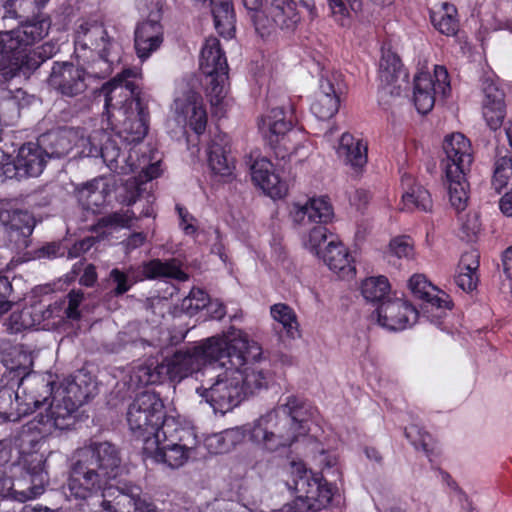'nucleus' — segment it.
<instances>
[{"label":"nucleus","instance_id":"24","mask_svg":"<svg viewBox=\"0 0 512 512\" xmlns=\"http://www.w3.org/2000/svg\"><path fill=\"white\" fill-rule=\"evenodd\" d=\"M406 78L398 55L390 49L383 50L379 63L380 93L383 96H399Z\"/></svg>","mask_w":512,"mask_h":512},{"label":"nucleus","instance_id":"35","mask_svg":"<svg viewBox=\"0 0 512 512\" xmlns=\"http://www.w3.org/2000/svg\"><path fill=\"white\" fill-rule=\"evenodd\" d=\"M110 193V185L106 178H95L77 189L78 201L87 211L93 214L106 203Z\"/></svg>","mask_w":512,"mask_h":512},{"label":"nucleus","instance_id":"62","mask_svg":"<svg viewBox=\"0 0 512 512\" xmlns=\"http://www.w3.org/2000/svg\"><path fill=\"white\" fill-rule=\"evenodd\" d=\"M300 138H302V135L291 138V142L288 140H281V142L277 144L275 143V145H270V147L274 150L277 158L287 160L290 159V157L294 155L300 147Z\"/></svg>","mask_w":512,"mask_h":512},{"label":"nucleus","instance_id":"64","mask_svg":"<svg viewBox=\"0 0 512 512\" xmlns=\"http://www.w3.org/2000/svg\"><path fill=\"white\" fill-rule=\"evenodd\" d=\"M98 241L99 238L97 236L84 237L83 239L75 242L73 246L68 249L67 258L73 259L79 257L90 250Z\"/></svg>","mask_w":512,"mask_h":512},{"label":"nucleus","instance_id":"16","mask_svg":"<svg viewBox=\"0 0 512 512\" xmlns=\"http://www.w3.org/2000/svg\"><path fill=\"white\" fill-rule=\"evenodd\" d=\"M342 74L325 69L322 71L319 92L311 104L312 113L322 121L332 118L339 109V96L342 91Z\"/></svg>","mask_w":512,"mask_h":512},{"label":"nucleus","instance_id":"40","mask_svg":"<svg viewBox=\"0 0 512 512\" xmlns=\"http://www.w3.org/2000/svg\"><path fill=\"white\" fill-rule=\"evenodd\" d=\"M36 326L43 330H54L63 326L66 322L61 302L55 301L48 306L33 305Z\"/></svg>","mask_w":512,"mask_h":512},{"label":"nucleus","instance_id":"43","mask_svg":"<svg viewBox=\"0 0 512 512\" xmlns=\"http://www.w3.org/2000/svg\"><path fill=\"white\" fill-rule=\"evenodd\" d=\"M219 77V75L206 76L209 78V83L206 87V96L210 102L212 113L215 116L222 117L226 111V81L228 79V73Z\"/></svg>","mask_w":512,"mask_h":512},{"label":"nucleus","instance_id":"33","mask_svg":"<svg viewBox=\"0 0 512 512\" xmlns=\"http://www.w3.org/2000/svg\"><path fill=\"white\" fill-rule=\"evenodd\" d=\"M402 210L428 212L432 208L431 195L427 189L415 182L409 174H403L401 178Z\"/></svg>","mask_w":512,"mask_h":512},{"label":"nucleus","instance_id":"11","mask_svg":"<svg viewBox=\"0 0 512 512\" xmlns=\"http://www.w3.org/2000/svg\"><path fill=\"white\" fill-rule=\"evenodd\" d=\"M256 32L264 37L275 27L293 29L299 21L292 0H242Z\"/></svg>","mask_w":512,"mask_h":512},{"label":"nucleus","instance_id":"7","mask_svg":"<svg viewBox=\"0 0 512 512\" xmlns=\"http://www.w3.org/2000/svg\"><path fill=\"white\" fill-rule=\"evenodd\" d=\"M197 444L192 428L182 426L175 418H168L163 423L161 436L145 439L141 449L144 458L177 469L188 461Z\"/></svg>","mask_w":512,"mask_h":512},{"label":"nucleus","instance_id":"14","mask_svg":"<svg viewBox=\"0 0 512 512\" xmlns=\"http://www.w3.org/2000/svg\"><path fill=\"white\" fill-rule=\"evenodd\" d=\"M84 67L72 62H54L48 77L49 86L63 97H76L88 88Z\"/></svg>","mask_w":512,"mask_h":512},{"label":"nucleus","instance_id":"29","mask_svg":"<svg viewBox=\"0 0 512 512\" xmlns=\"http://www.w3.org/2000/svg\"><path fill=\"white\" fill-rule=\"evenodd\" d=\"M482 114L491 130L499 129L506 116L504 93L494 83L483 84Z\"/></svg>","mask_w":512,"mask_h":512},{"label":"nucleus","instance_id":"15","mask_svg":"<svg viewBox=\"0 0 512 512\" xmlns=\"http://www.w3.org/2000/svg\"><path fill=\"white\" fill-rule=\"evenodd\" d=\"M409 290L412 295L421 300V310L431 321L434 318L440 319L446 310L451 309L449 296L442 290L434 286L425 275L414 274L408 282Z\"/></svg>","mask_w":512,"mask_h":512},{"label":"nucleus","instance_id":"61","mask_svg":"<svg viewBox=\"0 0 512 512\" xmlns=\"http://www.w3.org/2000/svg\"><path fill=\"white\" fill-rule=\"evenodd\" d=\"M99 156L102 157L110 169H117L121 151L116 141L108 138L104 144H101Z\"/></svg>","mask_w":512,"mask_h":512},{"label":"nucleus","instance_id":"4","mask_svg":"<svg viewBox=\"0 0 512 512\" xmlns=\"http://www.w3.org/2000/svg\"><path fill=\"white\" fill-rule=\"evenodd\" d=\"M224 338L226 355L222 358L230 362L245 398L266 389L271 373L261 345L235 327H230Z\"/></svg>","mask_w":512,"mask_h":512},{"label":"nucleus","instance_id":"44","mask_svg":"<svg viewBox=\"0 0 512 512\" xmlns=\"http://www.w3.org/2000/svg\"><path fill=\"white\" fill-rule=\"evenodd\" d=\"M242 439L243 434L239 429H229L207 436L204 445L211 454H223L233 449Z\"/></svg>","mask_w":512,"mask_h":512},{"label":"nucleus","instance_id":"1","mask_svg":"<svg viewBox=\"0 0 512 512\" xmlns=\"http://www.w3.org/2000/svg\"><path fill=\"white\" fill-rule=\"evenodd\" d=\"M122 472L120 450L108 441H91L69 459L64 485L69 498L84 502L85 512H133L141 502V488L109 486Z\"/></svg>","mask_w":512,"mask_h":512},{"label":"nucleus","instance_id":"3","mask_svg":"<svg viewBox=\"0 0 512 512\" xmlns=\"http://www.w3.org/2000/svg\"><path fill=\"white\" fill-rule=\"evenodd\" d=\"M308 416L306 402L289 395L255 421L250 439L269 452L289 447L308 433Z\"/></svg>","mask_w":512,"mask_h":512},{"label":"nucleus","instance_id":"55","mask_svg":"<svg viewBox=\"0 0 512 512\" xmlns=\"http://www.w3.org/2000/svg\"><path fill=\"white\" fill-rule=\"evenodd\" d=\"M331 237H336L330 233L326 226H314L310 229L307 236L304 237V246L313 254L320 256L322 254L321 247L328 244Z\"/></svg>","mask_w":512,"mask_h":512},{"label":"nucleus","instance_id":"2","mask_svg":"<svg viewBox=\"0 0 512 512\" xmlns=\"http://www.w3.org/2000/svg\"><path fill=\"white\" fill-rule=\"evenodd\" d=\"M135 76L131 69H124L103 85L105 97L106 126L123 142L134 144L141 142L148 132L149 112L142 103L138 86L130 80Z\"/></svg>","mask_w":512,"mask_h":512},{"label":"nucleus","instance_id":"13","mask_svg":"<svg viewBox=\"0 0 512 512\" xmlns=\"http://www.w3.org/2000/svg\"><path fill=\"white\" fill-rule=\"evenodd\" d=\"M44 466L45 460L41 455L32 454L25 458L20 477L15 479V501L26 502L44 493L48 484V473Z\"/></svg>","mask_w":512,"mask_h":512},{"label":"nucleus","instance_id":"48","mask_svg":"<svg viewBox=\"0 0 512 512\" xmlns=\"http://www.w3.org/2000/svg\"><path fill=\"white\" fill-rule=\"evenodd\" d=\"M446 178L451 205L458 212L464 210L468 201L469 187L466 180V173H462V177H456V174H446Z\"/></svg>","mask_w":512,"mask_h":512},{"label":"nucleus","instance_id":"6","mask_svg":"<svg viewBox=\"0 0 512 512\" xmlns=\"http://www.w3.org/2000/svg\"><path fill=\"white\" fill-rule=\"evenodd\" d=\"M218 354L202 368L201 385L196 392L210 404L215 413L225 414L237 407L245 396L230 362L222 358L226 355L225 348Z\"/></svg>","mask_w":512,"mask_h":512},{"label":"nucleus","instance_id":"38","mask_svg":"<svg viewBox=\"0 0 512 512\" xmlns=\"http://www.w3.org/2000/svg\"><path fill=\"white\" fill-rule=\"evenodd\" d=\"M211 12L217 32L226 38L235 33V13L232 0H210Z\"/></svg>","mask_w":512,"mask_h":512},{"label":"nucleus","instance_id":"31","mask_svg":"<svg viewBox=\"0 0 512 512\" xmlns=\"http://www.w3.org/2000/svg\"><path fill=\"white\" fill-rule=\"evenodd\" d=\"M230 140L226 134H216L208 148V165L215 175L229 177L234 170L230 154Z\"/></svg>","mask_w":512,"mask_h":512},{"label":"nucleus","instance_id":"39","mask_svg":"<svg viewBox=\"0 0 512 512\" xmlns=\"http://www.w3.org/2000/svg\"><path fill=\"white\" fill-rule=\"evenodd\" d=\"M58 386L65 390L67 398H70L77 407L93 397L96 389L95 385L82 373H79L73 379L64 380Z\"/></svg>","mask_w":512,"mask_h":512},{"label":"nucleus","instance_id":"59","mask_svg":"<svg viewBox=\"0 0 512 512\" xmlns=\"http://www.w3.org/2000/svg\"><path fill=\"white\" fill-rule=\"evenodd\" d=\"M68 302L60 300L62 309L64 310L65 320H79L81 312L79 306L84 299V293L81 290H71L67 295Z\"/></svg>","mask_w":512,"mask_h":512},{"label":"nucleus","instance_id":"9","mask_svg":"<svg viewBox=\"0 0 512 512\" xmlns=\"http://www.w3.org/2000/svg\"><path fill=\"white\" fill-rule=\"evenodd\" d=\"M165 416V406L158 394L144 391L138 394L127 410V422L134 437L142 442L149 437H160Z\"/></svg>","mask_w":512,"mask_h":512},{"label":"nucleus","instance_id":"57","mask_svg":"<svg viewBox=\"0 0 512 512\" xmlns=\"http://www.w3.org/2000/svg\"><path fill=\"white\" fill-rule=\"evenodd\" d=\"M209 302L208 294L200 288H192L189 295L182 300L181 308L187 314L193 315L199 310L207 307Z\"/></svg>","mask_w":512,"mask_h":512},{"label":"nucleus","instance_id":"54","mask_svg":"<svg viewBox=\"0 0 512 512\" xmlns=\"http://www.w3.org/2000/svg\"><path fill=\"white\" fill-rule=\"evenodd\" d=\"M146 218L155 219L154 209L150 205L143 206L139 214L135 210H127L125 213L115 212L107 219L98 220L97 224H129L133 220L142 221Z\"/></svg>","mask_w":512,"mask_h":512},{"label":"nucleus","instance_id":"26","mask_svg":"<svg viewBox=\"0 0 512 512\" xmlns=\"http://www.w3.org/2000/svg\"><path fill=\"white\" fill-rule=\"evenodd\" d=\"M48 31L49 23L46 20L26 21L17 28L6 31L15 59H19L20 54L28 46L43 39L48 34Z\"/></svg>","mask_w":512,"mask_h":512},{"label":"nucleus","instance_id":"22","mask_svg":"<svg viewBox=\"0 0 512 512\" xmlns=\"http://www.w3.org/2000/svg\"><path fill=\"white\" fill-rule=\"evenodd\" d=\"M160 20V9H157L156 12L149 15L147 20L140 22L135 29V51L142 60L147 59L163 43L164 32Z\"/></svg>","mask_w":512,"mask_h":512},{"label":"nucleus","instance_id":"58","mask_svg":"<svg viewBox=\"0 0 512 512\" xmlns=\"http://www.w3.org/2000/svg\"><path fill=\"white\" fill-rule=\"evenodd\" d=\"M101 131H95L89 136H78L76 134L75 146L79 150L78 153L84 157H98L100 153V143L97 141Z\"/></svg>","mask_w":512,"mask_h":512},{"label":"nucleus","instance_id":"32","mask_svg":"<svg viewBox=\"0 0 512 512\" xmlns=\"http://www.w3.org/2000/svg\"><path fill=\"white\" fill-rule=\"evenodd\" d=\"M17 163L21 175L25 177L39 176L47 163L48 156L46 150L36 142H28L23 144L17 154Z\"/></svg>","mask_w":512,"mask_h":512},{"label":"nucleus","instance_id":"5","mask_svg":"<svg viewBox=\"0 0 512 512\" xmlns=\"http://www.w3.org/2000/svg\"><path fill=\"white\" fill-rule=\"evenodd\" d=\"M75 53L86 66L87 78L103 79L113 72L120 59L121 47L98 22L81 24L75 32Z\"/></svg>","mask_w":512,"mask_h":512},{"label":"nucleus","instance_id":"27","mask_svg":"<svg viewBox=\"0 0 512 512\" xmlns=\"http://www.w3.org/2000/svg\"><path fill=\"white\" fill-rule=\"evenodd\" d=\"M143 165L130 164L131 170L141 169L138 177H131L123 185L124 194L121 195L122 202L127 205L136 203L143 193L147 191V184L161 174L160 161L146 165V159L143 157Z\"/></svg>","mask_w":512,"mask_h":512},{"label":"nucleus","instance_id":"51","mask_svg":"<svg viewBox=\"0 0 512 512\" xmlns=\"http://www.w3.org/2000/svg\"><path fill=\"white\" fill-rule=\"evenodd\" d=\"M390 292V284L385 276L366 278L361 285L363 297L370 302H384Z\"/></svg>","mask_w":512,"mask_h":512},{"label":"nucleus","instance_id":"52","mask_svg":"<svg viewBox=\"0 0 512 512\" xmlns=\"http://www.w3.org/2000/svg\"><path fill=\"white\" fill-rule=\"evenodd\" d=\"M512 186V158L502 156L495 160L492 187L497 193Z\"/></svg>","mask_w":512,"mask_h":512},{"label":"nucleus","instance_id":"49","mask_svg":"<svg viewBox=\"0 0 512 512\" xmlns=\"http://www.w3.org/2000/svg\"><path fill=\"white\" fill-rule=\"evenodd\" d=\"M16 391L9 387L0 389V420L16 422L26 414L21 412L22 405L15 399Z\"/></svg>","mask_w":512,"mask_h":512},{"label":"nucleus","instance_id":"25","mask_svg":"<svg viewBox=\"0 0 512 512\" xmlns=\"http://www.w3.org/2000/svg\"><path fill=\"white\" fill-rule=\"evenodd\" d=\"M251 177L271 198H283L288 192V185L273 170V164L265 157L257 158L251 165Z\"/></svg>","mask_w":512,"mask_h":512},{"label":"nucleus","instance_id":"10","mask_svg":"<svg viewBox=\"0 0 512 512\" xmlns=\"http://www.w3.org/2000/svg\"><path fill=\"white\" fill-rule=\"evenodd\" d=\"M110 280L115 284L111 290L114 296H121L128 292L137 282L145 279H175L186 281L188 275L181 269V262L172 258L166 261L153 259L143 262L139 266H130L126 272L114 268L109 273Z\"/></svg>","mask_w":512,"mask_h":512},{"label":"nucleus","instance_id":"41","mask_svg":"<svg viewBox=\"0 0 512 512\" xmlns=\"http://www.w3.org/2000/svg\"><path fill=\"white\" fill-rule=\"evenodd\" d=\"M76 139V132L58 131L49 133L42 137L41 141L46 144L48 158H62L69 154Z\"/></svg>","mask_w":512,"mask_h":512},{"label":"nucleus","instance_id":"23","mask_svg":"<svg viewBox=\"0 0 512 512\" xmlns=\"http://www.w3.org/2000/svg\"><path fill=\"white\" fill-rule=\"evenodd\" d=\"M258 126L269 146L275 145L281 140L291 142V138L301 135L299 131L293 129L292 121L287 119L286 113L281 107L273 108L262 116Z\"/></svg>","mask_w":512,"mask_h":512},{"label":"nucleus","instance_id":"46","mask_svg":"<svg viewBox=\"0 0 512 512\" xmlns=\"http://www.w3.org/2000/svg\"><path fill=\"white\" fill-rule=\"evenodd\" d=\"M456 14L457 10L454 5L443 3L439 10L431 13V22L440 33L454 36L459 28Z\"/></svg>","mask_w":512,"mask_h":512},{"label":"nucleus","instance_id":"20","mask_svg":"<svg viewBox=\"0 0 512 512\" xmlns=\"http://www.w3.org/2000/svg\"><path fill=\"white\" fill-rule=\"evenodd\" d=\"M55 389L53 382L28 374L20 380L15 399L22 405L21 412L28 415L47 402Z\"/></svg>","mask_w":512,"mask_h":512},{"label":"nucleus","instance_id":"12","mask_svg":"<svg viewBox=\"0 0 512 512\" xmlns=\"http://www.w3.org/2000/svg\"><path fill=\"white\" fill-rule=\"evenodd\" d=\"M450 89L449 75L444 66L435 65L434 75L420 72L414 77L413 100L417 111L427 114L432 110L436 96L444 98Z\"/></svg>","mask_w":512,"mask_h":512},{"label":"nucleus","instance_id":"8","mask_svg":"<svg viewBox=\"0 0 512 512\" xmlns=\"http://www.w3.org/2000/svg\"><path fill=\"white\" fill-rule=\"evenodd\" d=\"M225 345L224 334L209 337L192 348L177 350L159 363V368L164 372L165 380L180 382L193 373H197L200 380L202 368L211 363Z\"/></svg>","mask_w":512,"mask_h":512},{"label":"nucleus","instance_id":"30","mask_svg":"<svg viewBox=\"0 0 512 512\" xmlns=\"http://www.w3.org/2000/svg\"><path fill=\"white\" fill-rule=\"evenodd\" d=\"M319 257L331 271L337 273L341 278L351 279L355 276L356 268L352 264L351 256L347 248L338 242L336 237H331Z\"/></svg>","mask_w":512,"mask_h":512},{"label":"nucleus","instance_id":"45","mask_svg":"<svg viewBox=\"0 0 512 512\" xmlns=\"http://www.w3.org/2000/svg\"><path fill=\"white\" fill-rule=\"evenodd\" d=\"M165 381L164 372L159 368V363H144L133 367L129 376V385L132 388L157 384Z\"/></svg>","mask_w":512,"mask_h":512},{"label":"nucleus","instance_id":"63","mask_svg":"<svg viewBox=\"0 0 512 512\" xmlns=\"http://www.w3.org/2000/svg\"><path fill=\"white\" fill-rule=\"evenodd\" d=\"M391 251L399 258L409 257L413 252V245L409 237H396L390 242Z\"/></svg>","mask_w":512,"mask_h":512},{"label":"nucleus","instance_id":"28","mask_svg":"<svg viewBox=\"0 0 512 512\" xmlns=\"http://www.w3.org/2000/svg\"><path fill=\"white\" fill-rule=\"evenodd\" d=\"M290 214L296 223L307 217L312 224H329L335 217L333 206L326 197L312 198L304 205L294 204Z\"/></svg>","mask_w":512,"mask_h":512},{"label":"nucleus","instance_id":"50","mask_svg":"<svg viewBox=\"0 0 512 512\" xmlns=\"http://www.w3.org/2000/svg\"><path fill=\"white\" fill-rule=\"evenodd\" d=\"M34 226H5V245L17 252L21 253L31 244V235Z\"/></svg>","mask_w":512,"mask_h":512},{"label":"nucleus","instance_id":"17","mask_svg":"<svg viewBox=\"0 0 512 512\" xmlns=\"http://www.w3.org/2000/svg\"><path fill=\"white\" fill-rule=\"evenodd\" d=\"M174 110L179 124L189 125L197 134L205 131L207 113L199 93L189 87L181 88L180 94L174 100Z\"/></svg>","mask_w":512,"mask_h":512},{"label":"nucleus","instance_id":"42","mask_svg":"<svg viewBox=\"0 0 512 512\" xmlns=\"http://www.w3.org/2000/svg\"><path fill=\"white\" fill-rule=\"evenodd\" d=\"M291 473L296 474L293 482L295 490L300 494V497L312 501L319 495L320 482L308 475L307 470L302 462L292 461L290 463Z\"/></svg>","mask_w":512,"mask_h":512},{"label":"nucleus","instance_id":"36","mask_svg":"<svg viewBox=\"0 0 512 512\" xmlns=\"http://www.w3.org/2000/svg\"><path fill=\"white\" fill-rule=\"evenodd\" d=\"M367 144L349 133L342 134L337 148L338 158L345 164L358 170L363 168L368 160Z\"/></svg>","mask_w":512,"mask_h":512},{"label":"nucleus","instance_id":"56","mask_svg":"<svg viewBox=\"0 0 512 512\" xmlns=\"http://www.w3.org/2000/svg\"><path fill=\"white\" fill-rule=\"evenodd\" d=\"M405 435L416 449L421 448L426 455H429V453L432 452V436L419 426L411 425L410 427L406 428Z\"/></svg>","mask_w":512,"mask_h":512},{"label":"nucleus","instance_id":"34","mask_svg":"<svg viewBox=\"0 0 512 512\" xmlns=\"http://www.w3.org/2000/svg\"><path fill=\"white\" fill-rule=\"evenodd\" d=\"M199 66L206 76L219 75L223 78V75L228 73L227 59L217 38H208L205 41L201 50Z\"/></svg>","mask_w":512,"mask_h":512},{"label":"nucleus","instance_id":"47","mask_svg":"<svg viewBox=\"0 0 512 512\" xmlns=\"http://www.w3.org/2000/svg\"><path fill=\"white\" fill-rule=\"evenodd\" d=\"M270 314L289 338L294 339L300 335L296 313L290 306L284 303L274 304L270 308Z\"/></svg>","mask_w":512,"mask_h":512},{"label":"nucleus","instance_id":"18","mask_svg":"<svg viewBox=\"0 0 512 512\" xmlns=\"http://www.w3.org/2000/svg\"><path fill=\"white\" fill-rule=\"evenodd\" d=\"M445 158L442 165L445 174L462 177V173L470 171L473 162L471 143L462 133H452L445 137L443 142Z\"/></svg>","mask_w":512,"mask_h":512},{"label":"nucleus","instance_id":"37","mask_svg":"<svg viewBox=\"0 0 512 512\" xmlns=\"http://www.w3.org/2000/svg\"><path fill=\"white\" fill-rule=\"evenodd\" d=\"M479 254L477 251L465 252L458 264L455 282L463 291H472L478 284Z\"/></svg>","mask_w":512,"mask_h":512},{"label":"nucleus","instance_id":"60","mask_svg":"<svg viewBox=\"0 0 512 512\" xmlns=\"http://www.w3.org/2000/svg\"><path fill=\"white\" fill-rule=\"evenodd\" d=\"M0 224H36V220L27 210L0 207Z\"/></svg>","mask_w":512,"mask_h":512},{"label":"nucleus","instance_id":"21","mask_svg":"<svg viewBox=\"0 0 512 512\" xmlns=\"http://www.w3.org/2000/svg\"><path fill=\"white\" fill-rule=\"evenodd\" d=\"M376 312L379 324L393 331L413 325L419 316V312L411 304L399 298L380 303Z\"/></svg>","mask_w":512,"mask_h":512},{"label":"nucleus","instance_id":"19","mask_svg":"<svg viewBox=\"0 0 512 512\" xmlns=\"http://www.w3.org/2000/svg\"><path fill=\"white\" fill-rule=\"evenodd\" d=\"M51 402L45 415H41L40 422L46 427L45 432L64 431L71 429L75 424L77 406L67 398L65 390L56 387L51 395Z\"/></svg>","mask_w":512,"mask_h":512},{"label":"nucleus","instance_id":"53","mask_svg":"<svg viewBox=\"0 0 512 512\" xmlns=\"http://www.w3.org/2000/svg\"><path fill=\"white\" fill-rule=\"evenodd\" d=\"M5 325L10 333H19L36 327L33 305L11 313Z\"/></svg>","mask_w":512,"mask_h":512}]
</instances>
